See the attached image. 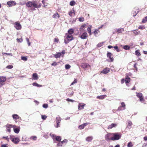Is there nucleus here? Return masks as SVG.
Segmentation results:
<instances>
[{
  "mask_svg": "<svg viewBox=\"0 0 147 147\" xmlns=\"http://www.w3.org/2000/svg\"><path fill=\"white\" fill-rule=\"evenodd\" d=\"M27 7H30L32 10H35V8L39 7L34 2L29 1L26 3Z\"/></svg>",
  "mask_w": 147,
  "mask_h": 147,
  "instance_id": "nucleus-1",
  "label": "nucleus"
},
{
  "mask_svg": "<svg viewBox=\"0 0 147 147\" xmlns=\"http://www.w3.org/2000/svg\"><path fill=\"white\" fill-rule=\"evenodd\" d=\"M121 134L119 133H112V137L111 140H118L119 139L121 136Z\"/></svg>",
  "mask_w": 147,
  "mask_h": 147,
  "instance_id": "nucleus-2",
  "label": "nucleus"
},
{
  "mask_svg": "<svg viewBox=\"0 0 147 147\" xmlns=\"http://www.w3.org/2000/svg\"><path fill=\"white\" fill-rule=\"evenodd\" d=\"M9 139L13 142L15 144L18 143L20 141L19 138H15L14 136L13 135H10Z\"/></svg>",
  "mask_w": 147,
  "mask_h": 147,
  "instance_id": "nucleus-3",
  "label": "nucleus"
},
{
  "mask_svg": "<svg viewBox=\"0 0 147 147\" xmlns=\"http://www.w3.org/2000/svg\"><path fill=\"white\" fill-rule=\"evenodd\" d=\"M73 37L72 35L68 34L66 38L65 39V43L66 44L68 43L69 41L73 39Z\"/></svg>",
  "mask_w": 147,
  "mask_h": 147,
  "instance_id": "nucleus-4",
  "label": "nucleus"
},
{
  "mask_svg": "<svg viewBox=\"0 0 147 147\" xmlns=\"http://www.w3.org/2000/svg\"><path fill=\"white\" fill-rule=\"evenodd\" d=\"M65 53V51L63 50L62 51V52L61 53H59L56 54H54L53 55L54 56V57L56 58H59L61 56L63 57Z\"/></svg>",
  "mask_w": 147,
  "mask_h": 147,
  "instance_id": "nucleus-5",
  "label": "nucleus"
},
{
  "mask_svg": "<svg viewBox=\"0 0 147 147\" xmlns=\"http://www.w3.org/2000/svg\"><path fill=\"white\" fill-rule=\"evenodd\" d=\"M121 106H119L117 109V111H119L124 110L126 108L124 102H121Z\"/></svg>",
  "mask_w": 147,
  "mask_h": 147,
  "instance_id": "nucleus-6",
  "label": "nucleus"
},
{
  "mask_svg": "<svg viewBox=\"0 0 147 147\" xmlns=\"http://www.w3.org/2000/svg\"><path fill=\"white\" fill-rule=\"evenodd\" d=\"M112 137V133H109L105 136V140L108 141H109L111 140V138Z\"/></svg>",
  "mask_w": 147,
  "mask_h": 147,
  "instance_id": "nucleus-7",
  "label": "nucleus"
},
{
  "mask_svg": "<svg viewBox=\"0 0 147 147\" xmlns=\"http://www.w3.org/2000/svg\"><path fill=\"white\" fill-rule=\"evenodd\" d=\"M14 27L17 30H20L22 28L21 24L18 22H16L14 23Z\"/></svg>",
  "mask_w": 147,
  "mask_h": 147,
  "instance_id": "nucleus-8",
  "label": "nucleus"
},
{
  "mask_svg": "<svg viewBox=\"0 0 147 147\" xmlns=\"http://www.w3.org/2000/svg\"><path fill=\"white\" fill-rule=\"evenodd\" d=\"M6 80V78L4 76H0V83L3 85L5 84V82Z\"/></svg>",
  "mask_w": 147,
  "mask_h": 147,
  "instance_id": "nucleus-9",
  "label": "nucleus"
},
{
  "mask_svg": "<svg viewBox=\"0 0 147 147\" xmlns=\"http://www.w3.org/2000/svg\"><path fill=\"white\" fill-rule=\"evenodd\" d=\"M6 127H7V131L10 132L11 131L10 128L13 127H16V126L11 124H7L6 125Z\"/></svg>",
  "mask_w": 147,
  "mask_h": 147,
  "instance_id": "nucleus-10",
  "label": "nucleus"
},
{
  "mask_svg": "<svg viewBox=\"0 0 147 147\" xmlns=\"http://www.w3.org/2000/svg\"><path fill=\"white\" fill-rule=\"evenodd\" d=\"M107 56L108 58L110 59V61L113 62V55L111 53L108 52L107 54Z\"/></svg>",
  "mask_w": 147,
  "mask_h": 147,
  "instance_id": "nucleus-11",
  "label": "nucleus"
},
{
  "mask_svg": "<svg viewBox=\"0 0 147 147\" xmlns=\"http://www.w3.org/2000/svg\"><path fill=\"white\" fill-rule=\"evenodd\" d=\"M7 4L10 7L15 5L16 3L13 1H10L7 3Z\"/></svg>",
  "mask_w": 147,
  "mask_h": 147,
  "instance_id": "nucleus-12",
  "label": "nucleus"
},
{
  "mask_svg": "<svg viewBox=\"0 0 147 147\" xmlns=\"http://www.w3.org/2000/svg\"><path fill=\"white\" fill-rule=\"evenodd\" d=\"M13 127L14 131L16 133L18 134L19 133L20 130V127H17L16 126V127Z\"/></svg>",
  "mask_w": 147,
  "mask_h": 147,
  "instance_id": "nucleus-13",
  "label": "nucleus"
},
{
  "mask_svg": "<svg viewBox=\"0 0 147 147\" xmlns=\"http://www.w3.org/2000/svg\"><path fill=\"white\" fill-rule=\"evenodd\" d=\"M90 65L87 63H83L81 65V67L85 69H86L87 68L90 67Z\"/></svg>",
  "mask_w": 147,
  "mask_h": 147,
  "instance_id": "nucleus-14",
  "label": "nucleus"
},
{
  "mask_svg": "<svg viewBox=\"0 0 147 147\" xmlns=\"http://www.w3.org/2000/svg\"><path fill=\"white\" fill-rule=\"evenodd\" d=\"M12 117L13 118V119L16 122H17V121L16 120L19 119L20 118V116L17 114H14L12 115Z\"/></svg>",
  "mask_w": 147,
  "mask_h": 147,
  "instance_id": "nucleus-15",
  "label": "nucleus"
},
{
  "mask_svg": "<svg viewBox=\"0 0 147 147\" xmlns=\"http://www.w3.org/2000/svg\"><path fill=\"white\" fill-rule=\"evenodd\" d=\"M88 34L87 33L84 32L81 35L80 37L82 39H84L86 38Z\"/></svg>",
  "mask_w": 147,
  "mask_h": 147,
  "instance_id": "nucleus-16",
  "label": "nucleus"
},
{
  "mask_svg": "<svg viewBox=\"0 0 147 147\" xmlns=\"http://www.w3.org/2000/svg\"><path fill=\"white\" fill-rule=\"evenodd\" d=\"M130 81V78L127 75L126 76L125 79V82L126 84V85L127 86H128V84Z\"/></svg>",
  "mask_w": 147,
  "mask_h": 147,
  "instance_id": "nucleus-17",
  "label": "nucleus"
},
{
  "mask_svg": "<svg viewBox=\"0 0 147 147\" xmlns=\"http://www.w3.org/2000/svg\"><path fill=\"white\" fill-rule=\"evenodd\" d=\"M69 14L71 17L75 15V11L73 8L69 12Z\"/></svg>",
  "mask_w": 147,
  "mask_h": 147,
  "instance_id": "nucleus-18",
  "label": "nucleus"
},
{
  "mask_svg": "<svg viewBox=\"0 0 147 147\" xmlns=\"http://www.w3.org/2000/svg\"><path fill=\"white\" fill-rule=\"evenodd\" d=\"M109 71L110 69L109 68H106L101 71V73L105 74H106L109 72Z\"/></svg>",
  "mask_w": 147,
  "mask_h": 147,
  "instance_id": "nucleus-19",
  "label": "nucleus"
},
{
  "mask_svg": "<svg viewBox=\"0 0 147 147\" xmlns=\"http://www.w3.org/2000/svg\"><path fill=\"white\" fill-rule=\"evenodd\" d=\"M87 24H85L83 25H82L80 28V30L81 32H83L84 31L85 28L87 27Z\"/></svg>",
  "mask_w": 147,
  "mask_h": 147,
  "instance_id": "nucleus-20",
  "label": "nucleus"
},
{
  "mask_svg": "<svg viewBox=\"0 0 147 147\" xmlns=\"http://www.w3.org/2000/svg\"><path fill=\"white\" fill-rule=\"evenodd\" d=\"M85 105L82 103H80L79 104L78 109L79 110L82 109L84 108V106Z\"/></svg>",
  "mask_w": 147,
  "mask_h": 147,
  "instance_id": "nucleus-21",
  "label": "nucleus"
},
{
  "mask_svg": "<svg viewBox=\"0 0 147 147\" xmlns=\"http://www.w3.org/2000/svg\"><path fill=\"white\" fill-rule=\"evenodd\" d=\"M33 79L34 80H37L38 79V77L37 74L36 73H34L32 75Z\"/></svg>",
  "mask_w": 147,
  "mask_h": 147,
  "instance_id": "nucleus-22",
  "label": "nucleus"
},
{
  "mask_svg": "<svg viewBox=\"0 0 147 147\" xmlns=\"http://www.w3.org/2000/svg\"><path fill=\"white\" fill-rule=\"evenodd\" d=\"M124 31L123 28H119L115 30V32H117L118 33H121Z\"/></svg>",
  "mask_w": 147,
  "mask_h": 147,
  "instance_id": "nucleus-23",
  "label": "nucleus"
},
{
  "mask_svg": "<svg viewBox=\"0 0 147 147\" xmlns=\"http://www.w3.org/2000/svg\"><path fill=\"white\" fill-rule=\"evenodd\" d=\"M92 28V26L91 25H89V27L87 28V31L88 33L90 35H91L92 33L91 32V29Z\"/></svg>",
  "mask_w": 147,
  "mask_h": 147,
  "instance_id": "nucleus-24",
  "label": "nucleus"
},
{
  "mask_svg": "<svg viewBox=\"0 0 147 147\" xmlns=\"http://www.w3.org/2000/svg\"><path fill=\"white\" fill-rule=\"evenodd\" d=\"M107 95H101L98 96L97 97V98L100 99H103L107 97Z\"/></svg>",
  "mask_w": 147,
  "mask_h": 147,
  "instance_id": "nucleus-25",
  "label": "nucleus"
},
{
  "mask_svg": "<svg viewBox=\"0 0 147 147\" xmlns=\"http://www.w3.org/2000/svg\"><path fill=\"white\" fill-rule=\"evenodd\" d=\"M117 126V124H116L112 123L111 125L108 126V129H110L112 128L113 127H116Z\"/></svg>",
  "mask_w": 147,
  "mask_h": 147,
  "instance_id": "nucleus-26",
  "label": "nucleus"
},
{
  "mask_svg": "<svg viewBox=\"0 0 147 147\" xmlns=\"http://www.w3.org/2000/svg\"><path fill=\"white\" fill-rule=\"evenodd\" d=\"M93 138L92 136H88L86 138V140L87 142H91L92 140L93 139Z\"/></svg>",
  "mask_w": 147,
  "mask_h": 147,
  "instance_id": "nucleus-27",
  "label": "nucleus"
},
{
  "mask_svg": "<svg viewBox=\"0 0 147 147\" xmlns=\"http://www.w3.org/2000/svg\"><path fill=\"white\" fill-rule=\"evenodd\" d=\"M61 119L59 116H58L56 118V123H60L61 121Z\"/></svg>",
  "mask_w": 147,
  "mask_h": 147,
  "instance_id": "nucleus-28",
  "label": "nucleus"
},
{
  "mask_svg": "<svg viewBox=\"0 0 147 147\" xmlns=\"http://www.w3.org/2000/svg\"><path fill=\"white\" fill-rule=\"evenodd\" d=\"M136 96L139 99L143 97L142 94L140 93L136 92Z\"/></svg>",
  "mask_w": 147,
  "mask_h": 147,
  "instance_id": "nucleus-29",
  "label": "nucleus"
},
{
  "mask_svg": "<svg viewBox=\"0 0 147 147\" xmlns=\"http://www.w3.org/2000/svg\"><path fill=\"white\" fill-rule=\"evenodd\" d=\"M53 17L54 18H59V16L57 13H56L53 15Z\"/></svg>",
  "mask_w": 147,
  "mask_h": 147,
  "instance_id": "nucleus-30",
  "label": "nucleus"
},
{
  "mask_svg": "<svg viewBox=\"0 0 147 147\" xmlns=\"http://www.w3.org/2000/svg\"><path fill=\"white\" fill-rule=\"evenodd\" d=\"M123 49L125 50H129L130 49V47L129 46L127 45H125L123 47Z\"/></svg>",
  "mask_w": 147,
  "mask_h": 147,
  "instance_id": "nucleus-31",
  "label": "nucleus"
},
{
  "mask_svg": "<svg viewBox=\"0 0 147 147\" xmlns=\"http://www.w3.org/2000/svg\"><path fill=\"white\" fill-rule=\"evenodd\" d=\"M99 32V31L98 30L96 29L94 31V32L93 33V34L96 36L97 34Z\"/></svg>",
  "mask_w": 147,
  "mask_h": 147,
  "instance_id": "nucleus-32",
  "label": "nucleus"
},
{
  "mask_svg": "<svg viewBox=\"0 0 147 147\" xmlns=\"http://www.w3.org/2000/svg\"><path fill=\"white\" fill-rule=\"evenodd\" d=\"M76 4V2L74 0L71 1L69 3V5L71 6L74 5Z\"/></svg>",
  "mask_w": 147,
  "mask_h": 147,
  "instance_id": "nucleus-33",
  "label": "nucleus"
},
{
  "mask_svg": "<svg viewBox=\"0 0 147 147\" xmlns=\"http://www.w3.org/2000/svg\"><path fill=\"white\" fill-rule=\"evenodd\" d=\"M32 85L33 86H36V87H41L42 86V85H41L38 84L37 83H35V82L33 83L32 84Z\"/></svg>",
  "mask_w": 147,
  "mask_h": 147,
  "instance_id": "nucleus-34",
  "label": "nucleus"
},
{
  "mask_svg": "<svg viewBox=\"0 0 147 147\" xmlns=\"http://www.w3.org/2000/svg\"><path fill=\"white\" fill-rule=\"evenodd\" d=\"M68 32L69 34H68L72 35L74 32L73 29H69L68 31Z\"/></svg>",
  "mask_w": 147,
  "mask_h": 147,
  "instance_id": "nucleus-35",
  "label": "nucleus"
},
{
  "mask_svg": "<svg viewBox=\"0 0 147 147\" xmlns=\"http://www.w3.org/2000/svg\"><path fill=\"white\" fill-rule=\"evenodd\" d=\"M61 139V137L60 136H57L55 137V140L57 141L60 142Z\"/></svg>",
  "mask_w": 147,
  "mask_h": 147,
  "instance_id": "nucleus-36",
  "label": "nucleus"
},
{
  "mask_svg": "<svg viewBox=\"0 0 147 147\" xmlns=\"http://www.w3.org/2000/svg\"><path fill=\"white\" fill-rule=\"evenodd\" d=\"M135 53L136 55L138 56H139L140 55V53L139 52V50H137L136 51Z\"/></svg>",
  "mask_w": 147,
  "mask_h": 147,
  "instance_id": "nucleus-37",
  "label": "nucleus"
},
{
  "mask_svg": "<svg viewBox=\"0 0 147 147\" xmlns=\"http://www.w3.org/2000/svg\"><path fill=\"white\" fill-rule=\"evenodd\" d=\"M147 22V16H146L144 18L142 21V22L143 23H145Z\"/></svg>",
  "mask_w": 147,
  "mask_h": 147,
  "instance_id": "nucleus-38",
  "label": "nucleus"
},
{
  "mask_svg": "<svg viewBox=\"0 0 147 147\" xmlns=\"http://www.w3.org/2000/svg\"><path fill=\"white\" fill-rule=\"evenodd\" d=\"M71 67V66L69 64H66L65 65V68L66 69H70Z\"/></svg>",
  "mask_w": 147,
  "mask_h": 147,
  "instance_id": "nucleus-39",
  "label": "nucleus"
},
{
  "mask_svg": "<svg viewBox=\"0 0 147 147\" xmlns=\"http://www.w3.org/2000/svg\"><path fill=\"white\" fill-rule=\"evenodd\" d=\"M140 100L141 102L144 103V102L145 101V100L144 99L143 97L140 98Z\"/></svg>",
  "mask_w": 147,
  "mask_h": 147,
  "instance_id": "nucleus-40",
  "label": "nucleus"
},
{
  "mask_svg": "<svg viewBox=\"0 0 147 147\" xmlns=\"http://www.w3.org/2000/svg\"><path fill=\"white\" fill-rule=\"evenodd\" d=\"M133 146V144L131 142H130L128 143L127 146L128 147H132Z\"/></svg>",
  "mask_w": 147,
  "mask_h": 147,
  "instance_id": "nucleus-41",
  "label": "nucleus"
},
{
  "mask_svg": "<svg viewBox=\"0 0 147 147\" xmlns=\"http://www.w3.org/2000/svg\"><path fill=\"white\" fill-rule=\"evenodd\" d=\"M79 20L80 22H83L84 20V18L82 17H80L79 18Z\"/></svg>",
  "mask_w": 147,
  "mask_h": 147,
  "instance_id": "nucleus-42",
  "label": "nucleus"
},
{
  "mask_svg": "<svg viewBox=\"0 0 147 147\" xmlns=\"http://www.w3.org/2000/svg\"><path fill=\"white\" fill-rule=\"evenodd\" d=\"M68 141L66 139H65L63 141L61 142V143L62 144H66L67 142Z\"/></svg>",
  "mask_w": 147,
  "mask_h": 147,
  "instance_id": "nucleus-43",
  "label": "nucleus"
},
{
  "mask_svg": "<svg viewBox=\"0 0 147 147\" xmlns=\"http://www.w3.org/2000/svg\"><path fill=\"white\" fill-rule=\"evenodd\" d=\"M21 59L24 61H26L27 60V57L25 56H22L21 57Z\"/></svg>",
  "mask_w": 147,
  "mask_h": 147,
  "instance_id": "nucleus-44",
  "label": "nucleus"
},
{
  "mask_svg": "<svg viewBox=\"0 0 147 147\" xmlns=\"http://www.w3.org/2000/svg\"><path fill=\"white\" fill-rule=\"evenodd\" d=\"M84 127L83 124H82V125L79 126V128L80 129H83Z\"/></svg>",
  "mask_w": 147,
  "mask_h": 147,
  "instance_id": "nucleus-45",
  "label": "nucleus"
},
{
  "mask_svg": "<svg viewBox=\"0 0 147 147\" xmlns=\"http://www.w3.org/2000/svg\"><path fill=\"white\" fill-rule=\"evenodd\" d=\"M26 3L25 1H22L20 2V4L21 5H23Z\"/></svg>",
  "mask_w": 147,
  "mask_h": 147,
  "instance_id": "nucleus-46",
  "label": "nucleus"
},
{
  "mask_svg": "<svg viewBox=\"0 0 147 147\" xmlns=\"http://www.w3.org/2000/svg\"><path fill=\"white\" fill-rule=\"evenodd\" d=\"M138 29H142V30L144 29H145L144 26H140L139 27H138Z\"/></svg>",
  "mask_w": 147,
  "mask_h": 147,
  "instance_id": "nucleus-47",
  "label": "nucleus"
},
{
  "mask_svg": "<svg viewBox=\"0 0 147 147\" xmlns=\"http://www.w3.org/2000/svg\"><path fill=\"white\" fill-rule=\"evenodd\" d=\"M26 39L28 46H30V43L29 42V39L28 38H26Z\"/></svg>",
  "mask_w": 147,
  "mask_h": 147,
  "instance_id": "nucleus-48",
  "label": "nucleus"
},
{
  "mask_svg": "<svg viewBox=\"0 0 147 147\" xmlns=\"http://www.w3.org/2000/svg\"><path fill=\"white\" fill-rule=\"evenodd\" d=\"M103 42L100 43H98L97 45V46L98 47H101V46H102L103 45Z\"/></svg>",
  "mask_w": 147,
  "mask_h": 147,
  "instance_id": "nucleus-49",
  "label": "nucleus"
},
{
  "mask_svg": "<svg viewBox=\"0 0 147 147\" xmlns=\"http://www.w3.org/2000/svg\"><path fill=\"white\" fill-rule=\"evenodd\" d=\"M114 48L115 49L117 52H119L120 51L119 49H118V47L117 46H115L114 47Z\"/></svg>",
  "mask_w": 147,
  "mask_h": 147,
  "instance_id": "nucleus-50",
  "label": "nucleus"
},
{
  "mask_svg": "<svg viewBox=\"0 0 147 147\" xmlns=\"http://www.w3.org/2000/svg\"><path fill=\"white\" fill-rule=\"evenodd\" d=\"M66 100L67 101L71 102H75V101L74 100H72V99H69V98H67L66 99Z\"/></svg>",
  "mask_w": 147,
  "mask_h": 147,
  "instance_id": "nucleus-51",
  "label": "nucleus"
},
{
  "mask_svg": "<svg viewBox=\"0 0 147 147\" xmlns=\"http://www.w3.org/2000/svg\"><path fill=\"white\" fill-rule=\"evenodd\" d=\"M6 67L8 69H11L13 67V66L12 65H9L7 66Z\"/></svg>",
  "mask_w": 147,
  "mask_h": 147,
  "instance_id": "nucleus-52",
  "label": "nucleus"
},
{
  "mask_svg": "<svg viewBox=\"0 0 147 147\" xmlns=\"http://www.w3.org/2000/svg\"><path fill=\"white\" fill-rule=\"evenodd\" d=\"M42 107L44 108H47L48 107V105L47 104H45L43 105Z\"/></svg>",
  "mask_w": 147,
  "mask_h": 147,
  "instance_id": "nucleus-53",
  "label": "nucleus"
},
{
  "mask_svg": "<svg viewBox=\"0 0 147 147\" xmlns=\"http://www.w3.org/2000/svg\"><path fill=\"white\" fill-rule=\"evenodd\" d=\"M17 40L18 42H21L23 41V40L22 38H20V39L17 38Z\"/></svg>",
  "mask_w": 147,
  "mask_h": 147,
  "instance_id": "nucleus-54",
  "label": "nucleus"
},
{
  "mask_svg": "<svg viewBox=\"0 0 147 147\" xmlns=\"http://www.w3.org/2000/svg\"><path fill=\"white\" fill-rule=\"evenodd\" d=\"M31 139L33 140H36L37 137L36 136H32L31 137Z\"/></svg>",
  "mask_w": 147,
  "mask_h": 147,
  "instance_id": "nucleus-55",
  "label": "nucleus"
},
{
  "mask_svg": "<svg viewBox=\"0 0 147 147\" xmlns=\"http://www.w3.org/2000/svg\"><path fill=\"white\" fill-rule=\"evenodd\" d=\"M77 80L76 79H75L74 81L71 83V85H72L77 82Z\"/></svg>",
  "mask_w": 147,
  "mask_h": 147,
  "instance_id": "nucleus-56",
  "label": "nucleus"
},
{
  "mask_svg": "<svg viewBox=\"0 0 147 147\" xmlns=\"http://www.w3.org/2000/svg\"><path fill=\"white\" fill-rule=\"evenodd\" d=\"M128 125L129 126H131V125L132 124V122L130 121H128Z\"/></svg>",
  "mask_w": 147,
  "mask_h": 147,
  "instance_id": "nucleus-57",
  "label": "nucleus"
},
{
  "mask_svg": "<svg viewBox=\"0 0 147 147\" xmlns=\"http://www.w3.org/2000/svg\"><path fill=\"white\" fill-rule=\"evenodd\" d=\"M41 117L42 119L43 120H45L47 118V116L46 115H42Z\"/></svg>",
  "mask_w": 147,
  "mask_h": 147,
  "instance_id": "nucleus-58",
  "label": "nucleus"
},
{
  "mask_svg": "<svg viewBox=\"0 0 147 147\" xmlns=\"http://www.w3.org/2000/svg\"><path fill=\"white\" fill-rule=\"evenodd\" d=\"M57 63L55 62H54L53 63H52L51 64V65L52 66H55L57 65Z\"/></svg>",
  "mask_w": 147,
  "mask_h": 147,
  "instance_id": "nucleus-59",
  "label": "nucleus"
},
{
  "mask_svg": "<svg viewBox=\"0 0 147 147\" xmlns=\"http://www.w3.org/2000/svg\"><path fill=\"white\" fill-rule=\"evenodd\" d=\"M3 138H4V139L6 140H7V141H9V138L8 136H7L6 137H3Z\"/></svg>",
  "mask_w": 147,
  "mask_h": 147,
  "instance_id": "nucleus-60",
  "label": "nucleus"
},
{
  "mask_svg": "<svg viewBox=\"0 0 147 147\" xmlns=\"http://www.w3.org/2000/svg\"><path fill=\"white\" fill-rule=\"evenodd\" d=\"M7 145V144H3L1 146V147H8Z\"/></svg>",
  "mask_w": 147,
  "mask_h": 147,
  "instance_id": "nucleus-61",
  "label": "nucleus"
},
{
  "mask_svg": "<svg viewBox=\"0 0 147 147\" xmlns=\"http://www.w3.org/2000/svg\"><path fill=\"white\" fill-rule=\"evenodd\" d=\"M57 123V125H55V127L56 128H58V127H60V125H59V123Z\"/></svg>",
  "mask_w": 147,
  "mask_h": 147,
  "instance_id": "nucleus-62",
  "label": "nucleus"
},
{
  "mask_svg": "<svg viewBox=\"0 0 147 147\" xmlns=\"http://www.w3.org/2000/svg\"><path fill=\"white\" fill-rule=\"evenodd\" d=\"M59 41V39L58 38H55L54 39V42H58Z\"/></svg>",
  "mask_w": 147,
  "mask_h": 147,
  "instance_id": "nucleus-63",
  "label": "nucleus"
},
{
  "mask_svg": "<svg viewBox=\"0 0 147 147\" xmlns=\"http://www.w3.org/2000/svg\"><path fill=\"white\" fill-rule=\"evenodd\" d=\"M62 143H61V142H59V143H58L57 144V145L58 146H62Z\"/></svg>",
  "mask_w": 147,
  "mask_h": 147,
  "instance_id": "nucleus-64",
  "label": "nucleus"
}]
</instances>
